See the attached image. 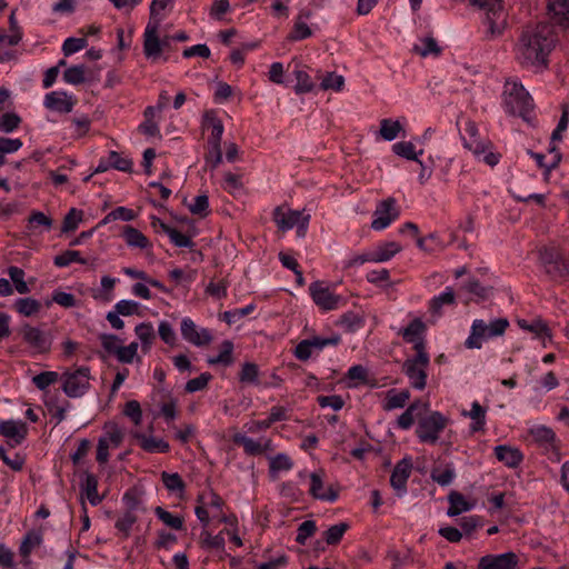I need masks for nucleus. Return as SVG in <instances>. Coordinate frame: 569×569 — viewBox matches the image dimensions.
Returning <instances> with one entry per match:
<instances>
[{"label": "nucleus", "instance_id": "obj_42", "mask_svg": "<svg viewBox=\"0 0 569 569\" xmlns=\"http://www.w3.org/2000/svg\"><path fill=\"white\" fill-rule=\"evenodd\" d=\"M448 500L450 506L447 510V515L449 517H456L471 509V505L466 500L463 495L458 491H451L448 496Z\"/></svg>", "mask_w": 569, "mask_h": 569}, {"label": "nucleus", "instance_id": "obj_1", "mask_svg": "<svg viewBox=\"0 0 569 569\" xmlns=\"http://www.w3.org/2000/svg\"><path fill=\"white\" fill-rule=\"evenodd\" d=\"M556 41L555 28L548 22L527 27L517 43V60L523 67L542 70L548 66V57Z\"/></svg>", "mask_w": 569, "mask_h": 569}, {"label": "nucleus", "instance_id": "obj_14", "mask_svg": "<svg viewBox=\"0 0 569 569\" xmlns=\"http://www.w3.org/2000/svg\"><path fill=\"white\" fill-rule=\"evenodd\" d=\"M402 247L396 241L378 243L372 250L358 256V262H386L401 251Z\"/></svg>", "mask_w": 569, "mask_h": 569}, {"label": "nucleus", "instance_id": "obj_28", "mask_svg": "<svg viewBox=\"0 0 569 569\" xmlns=\"http://www.w3.org/2000/svg\"><path fill=\"white\" fill-rule=\"evenodd\" d=\"M535 443L546 451L556 449V433L547 426L539 425L529 429Z\"/></svg>", "mask_w": 569, "mask_h": 569}, {"label": "nucleus", "instance_id": "obj_39", "mask_svg": "<svg viewBox=\"0 0 569 569\" xmlns=\"http://www.w3.org/2000/svg\"><path fill=\"white\" fill-rule=\"evenodd\" d=\"M13 308L23 317H33L40 312L41 303L31 297L18 298L14 300Z\"/></svg>", "mask_w": 569, "mask_h": 569}, {"label": "nucleus", "instance_id": "obj_26", "mask_svg": "<svg viewBox=\"0 0 569 569\" xmlns=\"http://www.w3.org/2000/svg\"><path fill=\"white\" fill-rule=\"evenodd\" d=\"M133 437L139 441L140 447L147 452L164 453L170 450V445L163 438L139 431L134 432Z\"/></svg>", "mask_w": 569, "mask_h": 569}, {"label": "nucleus", "instance_id": "obj_47", "mask_svg": "<svg viewBox=\"0 0 569 569\" xmlns=\"http://www.w3.org/2000/svg\"><path fill=\"white\" fill-rule=\"evenodd\" d=\"M122 439H123V431L116 423L106 426L103 435L99 438L100 441H102L103 443H106L114 449L121 445Z\"/></svg>", "mask_w": 569, "mask_h": 569}, {"label": "nucleus", "instance_id": "obj_11", "mask_svg": "<svg viewBox=\"0 0 569 569\" xmlns=\"http://www.w3.org/2000/svg\"><path fill=\"white\" fill-rule=\"evenodd\" d=\"M309 293L315 305L323 311L337 309L342 300L340 296L335 295L330 287L322 281L312 282L309 286Z\"/></svg>", "mask_w": 569, "mask_h": 569}, {"label": "nucleus", "instance_id": "obj_51", "mask_svg": "<svg viewBox=\"0 0 569 569\" xmlns=\"http://www.w3.org/2000/svg\"><path fill=\"white\" fill-rule=\"evenodd\" d=\"M73 262L86 264L87 259L82 258L80 252L77 250H66L53 258V263L59 268L68 267Z\"/></svg>", "mask_w": 569, "mask_h": 569}, {"label": "nucleus", "instance_id": "obj_15", "mask_svg": "<svg viewBox=\"0 0 569 569\" xmlns=\"http://www.w3.org/2000/svg\"><path fill=\"white\" fill-rule=\"evenodd\" d=\"M76 104V97L64 90L48 92L43 99V106L53 112L69 113Z\"/></svg>", "mask_w": 569, "mask_h": 569}, {"label": "nucleus", "instance_id": "obj_29", "mask_svg": "<svg viewBox=\"0 0 569 569\" xmlns=\"http://www.w3.org/2000/svg\"><path fill=\"white\" fill-rule=\"evenodd\" d=\"M429 409L428 402L415 401L412 402L399 417L398 427L403 430H408L412 427L415 418L427 412Z\"/></svg>", "mask_w": 569, "mask_h": 569}, {"label": "nucleus", "instance_id": "obj_16", "mask_svg": "<svg viewBox=\"0 0 569 569\" xmlns=\"http://www.w3.org/2000/svg\"><path fill=\"white\" fill-rule=\"evenodd\" d=\"M0 433L11 447L20 445L28 433V426L22 420H1Z\"/></svg>", "mask_w": 569, "mask_h": 569}, {"label": "nucleus", "instance_id": "obj_9", "mask_svg": "<svg viewBox=\"0 0 569 569\" xmlns=\"http://www.w3.org/2000/svg\"><path fill=\"white\" fill-rule=\"evenodd\" d=\"M447 423V417L439 411H432L419 419L416 430L417 437L420 442L433 445L438 441Z\"/></svg>", "mask_w": 569, "mask_h": 569}, {"label": "nucleus", "instance_id": "obj_6", "mask_svg": "<svg viewBox=\"0 0 569 569\" xmlns=\"http://www.w3.org/2000/svg\"><path fill=\"white\" fill-rule=\"evenodd\" d=\"M416 355L405 360L402 371L409 380L410 386L416 390H423L427 386V369L430 365V357L421 345L415 346Z\"/></svg>", "mask_w": 569, "mask_h": 569}, {"label": "nucleus", "instance_id": "obj_40", "mask_svg": "<svg viewBox=\"0 0 569 569\" xmlns=\"http://www.w3.org/2000/svg\"><path fill=\"white\" fill-rule=\"evenodd\" d=\"M409 398H410L409 390L405 389V390L398 391L396 389H391L386 395L383 409L390 411V410L403 408L406 406L407 401L409 400Z\"/></svg>", "mask_w": 569, "mask_h": 569}, {"label": "nucleus", "instance_id": "obj_23", "mask_svg": "<svg viewBox=\"0 0 569 569\" xmlns=\"http://www.w3.org/2000/svg\"><path fill=\"white\" fill-rule=\"evenodd\" d=\"M119 282L118 278L102 276L99 287L92 289L91 297L102 303H109L114 299V289Z\"/></svg>", "mask_w": 569, "mask_h": 569}, {"label": "nucleus", "instance_id": "obj_7", "mask_svg": "<svg viewBox=\"0 0 569 569\" xmlns=\"http://www.w3.org/2000/svg\"><path fill=\"white\" fill-rule=\"evenodd\" d=\"M272 216L274 223L280 230L288 231L296 228L297 236L305 238L310 221V213L306 209L293 210L289 207L280 206L273 210Z\"/></svg>", "mask_w": 569, "mask_h": 569}, {"label": "nucleus", "instance_id": "obj_8", "mask_svg": "<svg viewBox=\"0 0 569 569\" xmlns=\"http://www.w3.org/2000/svg\"><path fill=\"white\" fill-rule=\"evenodd\" d=\"M61 389L69 398H80L90 388V369L79 367L66 370L61 377Z\"/></svg>", "mask_w": 569, "mask_h": 569}, {"label": "nucleus", "instance_id": "obj_25", "mask_svg": "<svg viewBox=\"0 0 569 569\" xmlns=\"http://www.w3.org/2000/svg\"><path fill=\"white\" fill-rule=\"evenodd\" d=\"M43 541L41 532L38 531H30L28 532L20 547H19V553L21 556V565L24 568H28L31 565V553L34 549L41 546Z\"/></svg>", "mask_w": 569, "mask_h": 569}, {"label": "nucleus", "instance_id": "obj_48", "mask_svg": "<svg viewBox=\"0 0 569 569\" xmlns=\"http://www.w3.org/2000/svg\"><path fill=\"white\" fill-rule=\"evenodd\" d=\"M161 229L169 237L170 241L179 248H191L192 240L186 233L168 224L161 223Z\"/></svg>", "mask_w": 569, "mask_h": 569}, {"label": "nucleus", "instance_id": "obj_58", "mask_svg": "<svg viewBox=\"0 0 569 569\" xmlns=\"http://www.w3.org/2000/svg\"><path fill=\"white\" fill-rule=\"evenodd\" d=\"M239 380L242 383L258 385L259 383V368L252 362H244L242 365Z\"/></svg>", "mask_w": 569, "mask_h": 569}, {"label": "nucleus", "instance_id": "obj_61", "mask_svg": "<svg viewBox=\"0 0 569 569\" xmlns=\"http://www.w3.org/2000/svg\"><path fill=\"white\" fill-rule=\"evenodd\" d=\"M415 51L421 57H427L429 54H439L441 49L435 38L426 37L420 40V44L415 46Z\"/></svg>", "mask_w": 569, "mask_h": 569}, {"label": "nucleus", "instance_id": "obj_12", "mask_svg": "<svg viewBox=\"0 0 569 569\" xmlns=\"http://www.w3.org/2000/svg\"><path fill=\"white\" fill-rule=\"evenodd\" d=\"M399 217V209L393 198L382 200L373 212L371 228L377 231L385 230Z\"/></svg>", "mask_w": 569, "mask_h": 569}, {"label": "nucleus", "instance_id": "obj_18", "mask_svg": "<svg viewBox=\"0 0 569 569\" xmlns=\"http://www.w3.org/2000/svg\"><path fill=\"white\" fill-rule=\"evenodd\" d=\"M412 462L410 458L401 459L393 468L390 476V485L399 497L407 492V481L411 475Z\"/></svg>", "mask_w": 569, "mask_h": 569}, {"label": "nucleus", "instance_id": "obj_56", "mask_svg": "<svg viewBox=\"0 0 569 569\" xmlns=\"http://www.w3.org/2000/svg\"><path fill=\"white\" fill-rule=\"evenodd\" d=\"M83 220V211L71 208L66 214L62 223V232L68 233L74 231Z\"/></svg>", "mask_w": 569, "mask_h": 569}, {"label": "nucleus", "instance_id": "obj_35", "mask_svg": "<svg viewBox=\"0 0 569 569\" xmlns=\"http://www.w3.org/2000/svg\"><path fill=\"white\" fill-rule=\"evenodd\" d=\"M23 340L32 348L43 351L49 347L48 339L39 328L24 326L22 328Z\"/></svg>", "mask_w": 569, "mask_h": 569}, {"label": "nucleus", "instance_id": "obj_49", "mask_svg": "<svg viewBox=\"0 0 569 569\" xmlns=\"http://www.w3.org/2000/svg\"><path fill=\"white\" fill-rule=\"evenodd\" d=\"M545 271L553 280L566 278L569 276V260L560 257L558 260L547 264Z\"/></svg>", "mask_w": 569, "mask_h": 569}, {"label": "nucleus", "instance_id": "obj_33", "mask_svg": "<svg viewBox=\"0 0 569 569\" xmlns=\"http://www.w3.org/2000/svg\"><path fill=\"white\" fill-rule=\"evenodd\" d=\"M269 460V475L276 479L280 473L288 472L293 467V461L287 453H267Z\"/></svg>", "mask_w": 569, "mask_h": 569}, {"label": "nucleus", "instance_id": "obj_53", "mask_svg": "<svg viewBox=\"0 0 569 569\" xmlns=\"http://www.w3.org/2000/svg\"><path fill=\"white\" fill-rule=\"evenodd\" d=\"M8 276L19 293L26 295L30 291L28 283L24 281V271L21 268L14 266L9 267Z\"/></svg>", "mask_w": 569, "mask_h": 569}, {"label": "nucleus", "instance_id": "obj_34", "mask_svg": "<svg viewBox=\"0 0 569 569\" xmlns=\"http://www.w3.org/2000/svg\"><path fill=\"white\" fill-rule=\"evenodd\" d=\"M81 493L92 506H98L102 497L98 493V479L94 475L86 472L81 479Z\"/></svg>", "mask_w": 569, "mask_h": 569}, {"label": "nucleus", "instance_id": "obj_21", "mask_svg": "<svg viewBox=\"0 0 569 569\" xmlns=\"http://www.w3.org/2000/svg\"><path fill=\"white\" fill-rule=\"evenodd\" d=\"M62 79L68 84L79 86L84 82L96 81L98 73L89 71L84 64H74L66 68Z\"/></svg>", "mask_w": 569, "mask_h": 569}, {"label": "nucleus", "instance_id": "obj_57", "mask_svg": "<svg viewBox=\"0 0 569 569\" xmlns=\"http://www.w3.org/2000/svg\"><path fill=\"white\" fill-rule=\"evenodd\" d=\"M60 377L56 371H42L32 377V382L39 390L43 391L60 380Z\"/></svg>", "mask_w": 569, "mask_h": 569}, {"label": "nucleus", "instance_id": "obj_2", "mask_svg": "<svg viewBox=\"0 0 569 569\" xmlns=\"http://www.w3.org/2000/svg\"><path fill=\"white\" fill-rule=\"evenodd\" d=\"M174 0H152L149 7V21L143 31V53L153 57L161 44L158 31L164 19V11L173 4Z\"/></svg>", "mask_w": 569, "mask_h": 569}, {"label": "nucleus", "instance_id": "obj_37", "mask_svg": "<svg viewBox=\"0 0 569 569\" xmlns=\"http://www.w3.org/2000/svg\"><path fill=\"white\" fill-rule=\"evenodd\" d=\"M134 333L144 353L149 352L156 338L154 328L150 322H141L136 326Z\"/></svg>", "mask_w": 569, "mask_h": 569}, {"label": "nucleus", "instance_id": "obj_63", "mask_svg": "<svg viewBox=\"0 0 569 569\" xmlns=\"http://www.w3.org/2000/svg\"><path fill=\"white\" fill-rule=\"evenodd\" d=\"M139 343L133 341L128 346H120L116 358L121 363H132L137 358Z\"/></svg>", "mask_w": 569, "mask_h": 569}, {"label": "nucleus", "instance_id": "obj_3", "mask_svg": "<svg viewBox=\"0 0 569 569\" xmlns=\"http://www.w3.org/2000/svg\"><path fill=\"white\" fill-rule=\"evenodd\" d=\"M471 6L485 12L483 24L487 27L486 37H500L507 27V11L502 0H469Z\"/></svg>", "mask_w": 569, "mask_h": 569}, {"label": "nucleus", "instance_id": "obj_54", "mask_svg": "<svg viewBox=\"0 0 569 569\" xmlns=\"http://www.w3.org/2000/svg\"><path fill=\"white\" fill-rule=\"evenodd\" d=\"M345 84V79L337 72H326L320 78V88L322 90L340 91Z\"/></svg>", "mask_w": 569, "mask_h": 569}, {"label": "nucleus", "instance_id": "obj_10", "mask_svg": "<svg viewBox=\"0 0 569 569\" xmlns=\"http://www.w3.org/2000/svg\"><path fill=\"white\" fill-rule=\"evenodd\" d=\"M232 440L234 443L242 446L243 451L248 456H260L272 453L276 445L269 437L252 438L247 433L237 432L233 435Z\"/></svg>", "mask_w": 569, "mask_h": 569}, {"label": "nucleus", "instance_id": "obj_50", "mask_svg": "<svg viewBox=\"0 0 569 569\" xmlns=\"http://www.w3.org/2000/svg\"><path fill=\"white\" fill-rule=\"evenodd\" d=\"M455 302V292L451 287H447L441 293L435 296L430 301V311L432 313H440L441 308L446 305Z\"/></svg>", "mask_w": 569, "mask_h": 569}, {"label": "nucleus", "instance_id": "obj_52", "mask_svg": "<svg viewBox=\"0 0 569 569\" xmlns=\"http://www.w3.org/2000/svg\"><path fill=\"white\" fill-rule=\"evenodd\" d=\"M401 130L402 126L398 120L382 119L380 121V134L386 141L395 140Z\"/></svg>", "mask_w": 569, "mask_h": 569}, {"label": "nucleus", "instance_id": "obj_17", "mask_svg": "<svg viewBox=\"0 0 569 569\" xmlns=\"http://www.w3.org/2000/svg\"><path fill=\"white\" fill-rule=\"evenodd\" d=\"M309 479V492L313 498L326 502H335L337 500L338 492L331 486L325 485L322 471L311 472Z\"/></svg>", "mask_w": 569, "mask_h": 569}, {"label": "nucleus", "instance_id": "obj_55", "mask_svg": "<svg viewBox=\"0 0 569 569\" xmlns=\"http://www.w3.org/2000/svg\"><path fill=\"white\" fill-rule=\"evenodd\" d=\"M188 209L194 216H199L201 218L207 217L209 214V212H210L208 196L207 194H199V196L194 197L188 203Z\"/></svg>", "mask_w": 569, "mask_h": 569}, {"label": "nucleus", "instance_id": "obj_45", "mask_svg": "<svg viewBox=\"0 0 569 569\" xmlns=\"http://www.w3.org/2000/svg\"><path fill=\"white\" fill-rule=\"evenodd\" d=\"M221 188L232 196H240L243 193L242 177L237 173L226 172L221 181Z\"/></svg>", "mask_w": 569, "mask_h": 569}, {"label": "nucleus", "instance_id": "obj_36", "mask_svg": "<svg viewBox=\"0 0 569 569\" xmlns=\"http://www.w3.org/2000/svg\"><path fill=\"white\" fill-rule=\"evenodd\" d=\"M431 479L441 487H447L452 483L456 478L455 466L449 462L443 466H437L431 469Z\"/></svg>", "mask_w": 569, "mask_h": 569}, {"label": "nucleus", "instance_id": "obj_31", "mask_svg": "<svg viewBox=\"0 0 569 569\" xmlns=\"http://www.w3.org/2000/svg\"><path fill=\"white\" fill-rule=\"evenodd\" d=\"M426 330L425 323L421 319L416 318L410 323L402 329L401 336L406 342L412 343L413 347L421 345L422 349L426 350V342L422 338V333Z\"/></svg>", "mask_w": 569, "mask_h": 569}, {"label": "nucleus", "instance_id": "obj_38", "mask_svg": "<svg viewBox=\"0 0 569 569\" xmlns=\"http://www.w3.org/2000/svg\"><path fill=\"white\" fill-rule=\"evenodd\" d=\"M204 127L210 130V138L208 144H221V139L223 136V124L222 121L212 113H206L204 116Z\"/></svg>", "mask_w": 569, "mask_h": 569}, {"label": "nucleus", "instance_id": "obj_62", "mask_svg": "<svg viewBox=\"0 0 569 569\" xmlns=\"http://www.w3.org/2000/svg\"><path fill=\"white\" fill-rule=\"evenodd\" d=\"M113 308L123 317H129L140 313V302L131 299L119 300Z\"/></svg>", "mask_w": 569, "mask_h": 569}, {"label": "nucleus", "instance_id": "obj_5", "mask_svg": "<svg viewBox=\"0 0 569 569\" xmlns=\"http://www.w3.org/2000/svg\"><path fill=\"white\" fill-rule=\"evenodd\" d=\"M503 107L507 113L526 119L533 108V102L520 82L509 80L505 83Z\"/></svg>", "mask_w": 569, "mask_h": 569}, {"label": "nucleus", "instance_id": "obj_44", "mask_svg": "<svg viewBox=\"0 0 569 569\" xmlns=\"http://www.w3.org/2000/svg\"><path fill=\"white\" fill-rule=\"evenodd\" d=\"M201 546L204 549H212L219 551L221 553L224 552L226 541L223 537V532H219L217 535H212L208 530H203L201 532Z\"/></svg>", "mask_w": 569, "mask_h": 569}, {"label": "nucleus", "instance_id": "obj_20", "mask_svg": "<svg viewBox=\"0 0 569 569\" xmlns=\"http://www.w3.org/2000/svg\"><path fill=\"white\" fill-rule=\"evenodd\" d=\"M548 17L552 27L569 28V0H548Z\"/></svg>", "mask_w": 569, "mask_h": 569}, {"label": "nucleus", "instance_id": "obj_24", "mask_svg": "<svg viewBox=\"0 0 569 569\" xmlns=\"http://www.w3.org/2000/svg\"><path fill=\"white\" fill-rule=\"evenodd\" d=\"M498 461L508 468H517L523 461L522 452L515 447L508 445H498L493 449Z\"/></svg>", "mask_w": 569, "mask_h": 569}, {"label": "nucleus", "instance_id": "obj_59", "mask_svg": "<svg viewBox=\"0 0 569 569\" xmlns=\"http://www.w3.org/2000/svg\"><path fill=\"white\" fill-rule=\"evenodd\" d=\"M88 46V41L86 38H67L61 47V50L66 57H70L81 50H83Z\"/></svg>", "mask_w": 569, "mask_h": 569}, {"label": "nucleus", "instance_id": "obj_27", "mask_svg": "<svg viewBox=\"0 0 569 569\" xmlns=\"http://www.w3.org/2000/svg\"><path fill=\"white\" fill-rule=\"evenodd\" d=\"M121 236L130 249L150 250L151 241L137 228L124 226Z\"/></svg>", "mask_w": 569, "mask_h": 569}, {"label": "nucleus", "instance_id": "obj_4", "mask_svg": "<svg viewBox=\"0 0 569 569\" xmlns=\"http://www.w3.org/2000/svg\"><path fill=\"white\" fill-rule=\"evenodd\" d=\"M508 327L509 321L506 318L491 319L489 322L476 319L465 345L469 349H480L485 341L502 336Z\"/></svg>", "mask_w": 569, "mask_h": 569}, {"label": "nucleus", "instance_id": "obj_19", "mask_svg": "<svg viewBox=\"0 0 569 569\" xmlns=\"http://www.w3.org/2000/svg\"><path fill=\"white\" fill-rule=\"evenodd\" d=\"M518 557L513 552L487 555L480 558L478 569H516Z\"/></svg>", "mask_w": 569, "mask_h": 569}, {"label": "nucleus", "instance_id": "obj_43", "mask_svg": "<svg viewBox=\"0 0 569 569\" xmlns=\"http://www.w3.org/2000/svg\"><path fill=\"white\" fill-rule=\"evenodd\" d=\"M233 343L230 340H224L221 343L220 351L217 356L209 357L207 362L211 366L214 365H223L226 367L232 365L233 362Z\"/></svg>", "mask_w": 569, "mask_h": 569}, {"label": "nucleus", "instance_id": "obj_64", "mask_svg": "<svg viewBox=\"0 0 569 569\" xmlns=\"http://www.w3.org/2000/svg\"><path fill=\"white\" fill-rule=\"evenodd\" d=\"M157 517L168 527L180 530L182 529L183 521L182 518L164 510L161 507H157L154 510Z\"/></svg>", "mask_w": 569, "mask_h": 569}, {"label": "nucleus", "instance_id": "obj_30", "mask_svg": "<svg viewBox=\"0 0 569 569\" xmlns=\"http://www.w3.org/2000/svg\"><path fill=\"white\" fill-rule=\"evenodd\" d=\"M461 415L471 419L469 427L471 433L485 431L487 409L483 408L478 401H473L471 403V409L469 411L463 410Z\"/></svg>", "mask_w": 569, "mask_h": 569}, {"label": "nucleus", "instance_id": "obj_22", "mask_svg": "<svg viewBox=\"0 0 569 569\" xmlns=\"http://www.w3.org/2000/svg\"><path fill=\"white\" fill-rule=\"evenodd\" d=\"M158 39H159V41L161 43L159 46L158 53L156 56H153V57H150L147 53H143L144 58L147 60L151 61V62H160V61L166 62L168 60V57L166 56V51L169 50L170 43L172 41L184 42V41L189 40V36L184 31L176 32L172 36H169V34L161 36L160 34V30H159L158 31Z\"/></svg>", "mask_w": 569, "mask_h": 569}, {"label": "nucleus", "instance_id": "obj_41", "mask_svg": "<svg viewBox=\"0 0 569 569\" xmlns=\"http://www.w3.org/2000/svg\"><path fill=\"white\" fill-rule=\"evenodd\" d=\"M161 480L163 482V486L170 493H174L178 497L183 496L186 487L179 473L162 471Z\"/></svg>", "mask_w": 569, "mask_h": 569}, {"label": "nucleus", "instance_id": "obj_13", "mask_svg": "<svg viewBox=\"0 0 569 569\" xmlns=\"http://www.w3.org/2000/svg\"><path fill=\"white\" fill-rule=\"evenodd\" d=\"M180 331L182 338L196 347L209 345L212 340L211 332L206 328L198 327L189 317L182 318Z\"/></svg>", "mask_w": 569, "mask_h": 569}, {"label": "nucleus", "instance_id": "obj_46", "mask_svg": "<svg viewBox=\"0 0 569 569\" xmlns=\"http://www.w3.org/2000/svg\"><path fill=\"white\" fill-rule=\"evenodd\" d=\"M392 151L398 157H401L407 160H412V161H419L418 156L423 153L422 149H420L417 152L415 144L410 141H399V142L393 143Z\"/></svg>", "mask_w": 569, "mask_h": 569}, {"label": "nucleus", "instance_id": "obj_32", "mask_svg": "<svg viewBox=\"0 0 569 569\" xmlns=\"http://www.w3.org/2000/svg\"><path fill=\"white\" fill-rule=\"evenodd\" d=\"M518 325L521 329L527 330L533 333L536 339H539L543 346H546L547 341L551 340L550 329L547 323L540 319H535L531 321L528 320H519Z\"/></svg>", "mask_w": 569, "mask_h": 569}, {"label": "nucleus", "instance_id": "obj_60", "mask_svg": "<svg viewBox=\"0 0 569 569\" xmlns=\"http://www.w3.org/2000/svg\"><path fill=\"white\" fill-rule=\"evenodd\" d=\"M295 76L297 80L295 91L297 93H308L315 90L316 84L313 83V81L311 80L310 76L307 72L298 70L295 72Z\"/></svg>", "mask_w": 569, "mask_h": 569}]
</instances>
